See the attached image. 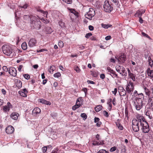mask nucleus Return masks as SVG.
<instances>
[{"label":"nucleus","mask_w":153,"mask_h":153,"mask_svg":"<svg viewBox=\"0 0 153 153\" xmlns=\"http://www.w3.org/2000/svg\"><path fill=\"white\" fill-rule=\"evenodd\" d=\"M61 76V74L59 72H57L55 73L54 75L53 76L55 78H59Z\"/></svg>","instance_id":"4c0bfd02"},{"label":"nucleus","mask_w":153,"mask_h":153,"mask_svg":"<svg viewBox=\"0 0 153 153\" xmlns=\"http://www.w3.org/2000/svg\"><path fill=\"white\" fill-rule=\"evenodd\" d=\"M2 49L3 53L7 56H10L13 53V50L11 45H4L2 47Z\"/></svg>","instance_id":"7ed1b4c3"},{"label":"nucleus","mask_w":153,"mask_h":153,"mask_svg":"<svg viewBox=\"0 0 153 153\" xmlns=\"http://www.w3.org/2000/svg\"><path fill=\"white\" fill-rule=\"evenodd\" d=\"M14 40L16 42V44L18 45L19 42L20 41L19 37L18 36H16L15 38H14Z\"/></svg>","instance_id":"a18cd8bd"},{"label":"nucleus","mask_w":153,"mask_h":153,"mask_svg":"<svg viewBox=\"0 0 153 153\" xmlns=\"http://www.w3.org/2000/svg\"><path fill=\"white\" fill-rule=\"evenodd\" d=\"M74 70L77 73H79L80 72V70L78 66H76L74 68Z\"/></svg>","instance_id":"09e8293b"},{"label":"nucleus","mask_w":153,"mask_h":153,"mask_svg":"<svg viewBox=\"0 0 153 153\" xmlns=\"http://www.w3.org/2000/svg\"><path fill=\"white\" fill-rule=\"evenodd\" d=\"M95 12L94 10L91 8H90L88 11L85 14V18L91 20L95 15Z\"/></svg>","instance_id":"423d86ee"},{"label":"nucleus","mask_w":153,"mask_h":153,"mask_svg":"<svg viewBox=\"0 0 153 153\" xmlns=\"http://www.w3.org/2000/svg\"><path fill=\"white\" fill-rule=\"evenodd\" d=\"M15 83L16 86L19 88L20 89L22 86V84L21 81L19 79H16L15 81Z\"/></svg>","instance_id":"aec40b11"},{"label":"nucleus","mask_w":153,"mask_h":153,"mask_svg":"<svg viewBox=\"0 0 153 153\" xmlns=\"http://www.w3.org/2000/svg\"><path fill=\"white\" fill-rule=\"evenodd\" d=\"M97 153H109L108 152L104 149H101Z\"/></svg>","instance_id":"49530a36"},{"label":"nucleus","mask_w":153,"mask_h":153,"mask_svg":"<svg viewBox=\"0 0 153 153\" xmlns=\"http://www.w3.org/2000/svg\"><path fill=\"white\" fill-rule=\"evenodd\" d=\"M46 32L48 33H50L52 32V30L50 27H48L46 29Z\"/></svg>","instance_id":"79ce46f5"},{"label":"nucleus","mask_w":153,"mask_h":153,"mask_svg":"<svg viewBox=\"0 0 153 153\" xmlns=\"http://www.w3.org/2000/svg\"><path fill=\"white\" fill-rule=\"evenodd\" d=\"M120 69L121 70V73H120V74L124 76H126L127 75V74L125 68L122 67H120Z\"/></svg>","instance_id":"5701e85b"},{"label":"nucleus","mask_w":153,"mask_h":153,"mask_svg":"<svg viewBox=\"0 0 153 153\" xmlns=\"http://www.w3.org/2000/svg\"><path fill=\"white\" fill-rule=\"evenodd\" d=\"M138 96L137 97H136L135 100H141V101H143L144 97V96L143 95V93H141L140 94H139L138 95Z\"/></svg>","instance_id":"b1692460"},{"label":"nucleus","mask_w":153,"mask_h":153,"mask_svg":"<svg viewBox=\"0 0 153 153\" xmlns=\"http://www.w3.org/2000/svg\"><path fill=\"white\" fill-rule=\"evenodd\" d=\"M47 150V147L46 146L43 147L42 149V151L43 153H45Z\"/></svg>","instance_id":"bf43d9fd"},{"label":"nucleus","mask_w":153,"mask_h":153,"mask_svg":"<svg viewBox=\"0 0 153 153\" xmlns=\"http://www.w3.org/2000/svg\"><path fill=\"white\" fill-rule=\"evenodd\" d=\"M2 69L3 71H5L7 72L8 71V69L7 66H4L2 68Z\"/></svg>","instance_id":"e2e57ef3"},{"label":"nucleus","mask_w":153,"mask_h":153,"mask_svg":"<svg viewBox=\"0 0 153 153\" xmlns=\"http://www.w3.org/2000/svg\"><path fill=\"white\" fill-rule=\"evenodd\" d=\"M149 103H151V104L152 103H153V97H149L148 100Z\"/></svg>","instance_id":"a19ab883"},{"label":"nucleus","mask_w":153,"mask_h":153,"mask_svg":"<svg viewBox=\"0 0 153 153\" xmlns=\"http://www.w3.org/2000/svg\"><path fill=\"white\" fill-rule=\"evenodd\" d=\"M40 20H42L44 23L46 24L48 23L49 22V21L47 19H44L43 18H42L40 19Z\"/></svg>","instance_id":"37998d69"},{"label":"nucleus","mask_w":153,"mask_h":153,"mask_svg":"<svg viewBox=\"0 0 153 153\" xmlns=\"http://www.w3.org/2000/svg\"><path fill=\"white\" fill-rule=\"evenodd\" d=\"M102 105H98L95 108V110L96 112H98L102 109Z\"/></svg>","instance_id":"c756f323"},{"label":"nucleus","mask_w":153,"mask_h":153,"mask_svg":"<svg viewBox=\"0 0 153 153\" xmlns=\"http://www.w3.org/2000/svg\"><path fill=\"white\" fill-rule=\"evenodd\" d=\"M82 100V97H80L78 98L76 100V104L79 107L81 105Z\"/></svg>","instance_id":"393cba45"},{"label":"nucleus","mask_w":153,"mask_h":153,"mask_svg":"<svg viewBox=\"0 0 153 153\" xmlns=\"http://www.w3.org/2000/svg\"><path fill=\"white\" fill-rule=\"evenodd\" d=\"M144 91L145 92L146 94V95H147L148 96H149L150 95V91L149 89L147 88L146 87H145L144 88Z\"/></svg>","instance_id":"f704fd0d"},{"label":"nucleus","mask_w":153,"mask_h":153,"mask_svg":"<svg viewBox=\"0 0 153 153\" xmlns=\"http://www.w3.org/2000/svg\"><path fill=\"white\" fill-rule=\"evenodd\" d=\"M133 103L134 107L137 111H139L143 107V101H141L140 100H137L135 99Z\"/></svg>","instance_id":"20e7f679"},{"label":"nucleus","mask_w":153,"mask_h":153,"mask_svg":"<svg viewBox=\"0 0 153 153\" xmlns=\"http://www.w3.org/2000/svg\"><path fill=\"white\" fill-rule=\"evenodd\" d=\"M31 21L30 26L33 28L39 30L41 27V22L39 18L36 16H30Z\"/></svg>","instance_id":"f03ea898"},{"label":"nucleus","mask_w":153,"mask_h":153,"mask_svg":"<svg viewBox=\"0 0 153 153\" xmlns=\"http://www.w3.org/2000/svg\"><path fill=\"white\" fill-rule=\"evenodd\" d=\"M120 63H123L126 60V56L124 54H122L119 57H116Z\"/></svg>","instance_id":"1a4fd4ad"},{"label":"nucleus","mask_w":153,"mask_h":153,"mask_svg":"<svg viewBox=\"0 0 153 153\" xmlns=\"http://www.w3.org/2000/svg\"><path fill=\"white\" fill-rule=\"evenodd\" d=\"M70 12L73 14L75 16L76 18L78 17L79 16V13L78 12L74 10L73 9H71L70 10Z\"/></svg>","instance_id":"bb28decb"},{"label":"nucleus","mask_w":153,"mask_h":153,"mask_svg":"<svg viewBox=\"0 0 153 153\" xmlns=\"http://www.w3.org/2000/svg\"><path fill=\"white\" fill-rule=\"evenodd\" d=\"M146 115L148 116L149 118L151 119L152 118V116L153 115V111L150 109L148 110L146 112Z\"/></svg>","instance_id":"2eb2a0df"},{"label":"nucleus","mask_w":153,"mask_h":153,"mask_svg":"<svg viewBox=\"0 0 153 153\" xmlns=\"http://www.w3.org/2000/svg\"><path fill=\"white\" fill-rule=\"evenodd\" d=\"M10 110V108L9 106H8L7 105H5L3 108V110L4 111H8Z\"/></svg>","instance_id":"58836bf2"},{"label":"nucleus","mask_w":153,"mask_h":153,"mask_svg":"<svg viewBox=\"0 0 153 153\" xmlns=\"http://www.w3.org/2000/svg\"><path fill=\"white\" fill-rule=\"evenodd\" d=\"M108 109L109 110V111H111V108H112L111 103H108Z\"/></svg>","instance_id":"13d9d810"},{"label":"nucleus","mask_w":153,"mask_h":153,"mask_svg":"<svg viewBox=\"0 0 153 153\" xmlns=\"http://www.w3.org/2000/svg\"><path fill=\"white\" fill-rule=\"evenodd\" d=\"M134 85L133 83L131 81L128 82L126 88V92L128 94H131L134 90Z\"/></svg>","instance_id":"39448f33"},{"label":"nucleus","mask_w":153,"mask_h":153,"mask_svg":"<svg viewBox=\"0 0 153 153\" xmlns=\"http://www.w3.org/2000/svg\"><path fill=\"white\" fill-rule=\"evenodd\" d=\"M82 91L85 92V95H86L87 93V89L86 88H83L82 89Z\"/></svg>","instance_id":"052dcab7"},{"label":"nucleus","mask_w":153,"mask_h":153,"mask_svg":"<svg viewBox=\"0 0 153 153\" xmlns=\"http://www.w3.org/2000/svg\"><path fill=\"white\" fill-rule=\"evenodd\" d=\"M142 35H143V36L144 37H145L147 38H148L149 39H150V37L148 36V35H147V34H146V33H145L143 32H142Z\"/></svg>","instance_id":"603ef678"},{"label":"nucleus","mask_w":153,"mask_h":153,"mask_svg":"<svg viewBox=\"0 0 153 153\" xmlns=\"http://www.w3.org/2000/svg\"><path fill=\"white\" fill-rule=\"evenodd\" d=\"M59 25L62 28H65V23L62 20H60L59 22Z\"/></svg>","instance_id":"473e14b6"},{"label":"nucleus","mask_w":153,"mask_h":153,"mask_svg":"<svg viewBox=\"0 0 153 153\" xmlns=\"http://www.w3.org/2000/svg\"><path fill=\"white\" fill-rule=\"evenodd\" d=\"M129 77L131 78L133 81H134L135 80V75L133 73H131L128 75Z\"/></svg>","instance_id":"72a5a7b5"},{"label":"nucleus","mask_w":153,"mask_h":153,"mask_svg":"<svg viewBox=\"0 0 153 153\" xmlns=\"http://www.w3.org/2000/svg\"><path fill=\"white\" fill-rule=\"evenodd\" d=\"M123 66H121L119 65L116 66V69L117 71L119 73H121V70L120 69V67H122Z\"/></svg>","instance_id":"e433bc0d"},{"label":"nucleus","mask_w":153,"mask_h":153,"mask_svg":"<svg viewBox=\"0 0 153 153\" xmlns=\"http://www.w3.org/2000/svg\"><path fill=\"white\" fill-rule=\"evenodd\" d=\"M36 40L35 39H31L29 42L28 46L30 47H33L36 45Z\"/></svg>","instance_id":"9b49d317"},{"label":"nucleus","mask_w":153,"mask_h":153,"mask_svg":"<svg viewBox=\"0 0 153 153\" xmlns=\"http://www.w3.org/2000/svg\"><path fill=\"white\" fill-rule=\"evenodd\" d=\"M101 26L105 29H107L108 27H111L112 25L110 24H105L103 23H102L101 24Z\"/></svg>","instance_id":"c85d7f7f"},{"label":"nucleus","mask_w":153,"mask_h":153,"mask_svg":"<svg viewBox=\"0 0 153 153\" xmlns=\"http://www.w3.org/2000/svg\"><path fill=\"white\" fill-rule=\"evenodd\" d=\"M107 70L108 71V74H113V76L111 75L113 77V76H114V77H117V75L116 74V72L113 70L111 69L110 67H108L107 68Z\"/></svg>","instance_id":"f3484780"},{"label":"nucleus","mask_w":153,"mask_h":153,"mask_svg":"<svg viewBox=\"0 0 153 153\" xmlns=\"http://www.w3.org/2000/svg\"><path fill=\"white\" fill-rule=\"evenodd\" d=\"M41 112L40 109L38 108H35L32 111V114L33 115H36Z\"/></svg>","instance_id":"a211bd4d"},{"label":"nucleus","mask_w":153,"mask_h":153,"mask_svg":"<svg viewBox=\"0 0 153 153\" xmlns=\"http://www.w3.org/2000/svg\"><path fill=\"white\" fill-rule=\"evenodd\" d=\"M81 116L84 118L85 119H86L87 118V116L86 114L85 113H82L81 114Z\"/></svg>","instance_id":"3c124183"},{"label":"nucleus","mask_w":153,"mask_h":153,"mask_svg":"<svg viewBox=\"0 0 153 153\" xmlns=\"http://www.w3.org/2000/svg\"><path fill=\"white\" fill-rule=\"evenodd\" d=\"M96 139L97 140L99 141H94L92 143L93 145H102L104 144L103 141L101 140L100 137V135L99 134H97L96 136Z\"/></svg>","instance_id":"6e6552de"},{"label":"nucleus","mask_w":153,"mask_h":153,"mask_svg":"<svg viewBox=\"0 0 153 153\" xmlns=\"http://www.w3.org/2000/svg\"><path fill=\"white\" fill-rule=\"evenodd\" d=\"M103 115L106 117H108L109 116V114L108 112L106 111H104L102 112Z\"/></svg>","instance_id":"ea45409f"},{"label":"nucleus","mask_w":153,"mask_h":153,"mask_svg":"<svg viewBox=\"0 0 153 153\" xmlns=\"http://www.w3.org/2000/svg\"><path fill=\"white\" fill-rule=\"evenodd\" d=\"M145 12V11L143 10H137L135 14L136 16L141 17L143 14Z\"/></svg>","instance_id":"412c9836"},{"label":"nucleus","mask_w":153,"mask_h":153,"mask_svg":"<svg viewBox=\"0 0 153 153\" xmlns=\"http://www.w3.org/2000/svg\"><path fill=\"white\" fill-rule=\"evenodd\" d=\"M100 119L99 118L95 117L94 118V122L97 123L99 122Z\"/></svg>","instance_id":"338daca9"},{"label":"nucleus","mask_w":153,"mask_h":153,"mask_svg":"<svg viewBox=\"0 0 153 153\" xmlns=\"http://www.w3.org/2000/svg\"><path fill=\"white\" fill-rule=\"evenodd\" d=\"M55 69V66L53 65L51 66L49 70V71L50 73L52 74Z\"/></svg>","instance_id":"7c9ffc66"},{"label":"nucleus","mask_w":153,"mask_h":153,"mask_svg":"<svg viewBox=\"0 0 153 153\" xmlns=\"http://www.w3.org/2000/svg\"><path fill=\"white\" fill-rule=\"evenodd\" d=\"M118 91L120 95L121 96H124L126 94V91L124 89L123 87H120L118 89Z\"/></svg>","instance_id":"4468645a"},{"label":"nucleus","mask_w":153,"mask_h":153,"mask_svg":"<svg viewBox=\"0 0 153 153\" xmlns=\"http://www.w3.org/2000/svg\"><path fill=\"white\" fill-rule=\"evenodd\" d=\"M121 153H126V147L124 146H121Z\"/></svg>","instance_id":"c9c22d12"},{"label":"nucleus","mask_w":153,"mask_h":153,"mask_svg":"<svg viewBox=\"0 0 153 153\" xmlns=\"http://www.w3.org/2000/svg\"><path fill=\"white\" fill-rule=\"evenodd\" d=\"M103 8L105 11L110 12L113 9L112 7L110 5L108 1H105L103 4Z\"/></svg>","instance_id":"0eeeda50"},{"label":"nucleus","mask_w":153,"mask_h":153,"mask_svg":"<svg viewBox=\"0 0 153 153\" xmlns=\"http://www.w3.org/2000/svg\"><path fill=\"white\" fill-rule=\"evenodd\" d=\"M37 11L40 13H42L43 16L46 18L48 17V12L47 11H45L42 10L38 9L37 10Z\"/></svg>","instance_id":"4be33fe9"},{"label":"nucleus","mask_w":153,"mask_h":153,"mask_svg":"<svg viewBox=\"0 0 153 153\" xmlns=\"http://www.w3.org/2000/svg\"><path fill=\"white\" fill-rule=\"evenodd\" d=\"M116 148H117L115 146L112 147L110 149V152H114V151L116 150Z\"/></svg>","instance_id":"5fc2aeb1"},{"label":"nucleus","mask_w":153,"mask_h":153,"mask_svg":"<svg viewBox=\"0 0 153 153\" xmlns=\"http://www.w3.org/2000/svg\"><path fill=\"white\" fill-rule=\"evenodd\" d=\"M137 118V120L134 119L132 120V127L133 130L137 132L139 130L140 127L143 132L148 133L149 131V126L144 118L139 115Z\"/></svg>","instance_id":"f257e3e1"},{"label":"nucleus","mask_w":153,"mask_h":153,"mask_svg":"<svg viewBox=\"0 0 153 153\" xmlns=\"http://www.w3.org/2000/svg\"><path fill=\"white\" fill-rule=\"evenodd\" d=\"M19 116V114L16 112H13L10 115V117L11 119L14 120H17L18 117Z\"/></svg>","instance_id":"dca6fc26"},{"label":"nucleus","mask_w":153,"mask_h":153,"mask_svg":"<svg viewBox=\"0 0 153 153\" xmlns=\"http://www.w3.org/2000/svg\"><path fill=\"white\" fill-rule=\"evenodd\" d=\"M58 46L60 48H62L64 46V44L63 42L62 41H59L58 43Z\"/></svg>","instance_id":"c03bdc74"},{"label":"nucleus","mask_w":153,"mask_h":153,"mask_svg":"<svg viewBox=\"0 0 153 153\" xmlns=\"http://www.w3.org/2000/svg\"><path fill=\"white\" fill-rule=\"evenodd\" d=\"M146 72L148 76H150L151 78H153V71L151 70L150 68L147 69Z\"/></svg>","instance_id":"6ab92c4d"},{"label":"nucleus","mask_w":153,"mask_h":153,"mask_svg":"<svg viewBox=\"0 0 153 153\" xmlns=\"http://www.w3.org/2000/svg\"><path fill=\"white\" fill-rule=\"evenodd\" d=\"M22 48L24 50H26L27 48V45L26 42H23L22 44Z\"/></svg>","instance_id":"2f4dec72"},{"label":"nucleus","mask_w":153,"mask_h":153,"mask_svg":"<svg viewBox=\"0 0 153 153\" xmlns=\"http://www.w3.org/2000/svg\"><path fill=\"white\" fill-rule=\"evenodd\" d=\"M27 93L28 91L26 88L23 89L19 91V93L20 95L24 97H27Z\"/></svg>","instance_id":"ddd939ff"},{"label":"nucleus","mask_w":153,"mask_h":153,"mask_svg":"<svg viewBox=\"0 0 153 153\" xmlns=\"http://www.w3.org/2000/svg\"><path fill=\"white\" fill-rule=\"evenodd\" d=\"M92 35V34L90 33H87L85 36V37L87 38H88L90 36Z\"/></svg>","instance_id":"6e6d98bb"},{"label":"nucleus","mask_w":153,"mask_h":153,"mask_svg":"<svg viewBox=\"0 0 153 153\" xmlns=\"http://www.w3.org/2000/svg\"><path fill=\"white\" fill-rule=\"evenodd\" d=\"M9 73L13 76H16L17 74V71L14 67H11L9 68Z\"/></svg>","instance_id":"9d476101"},{"label":"nucleus","mask_w":153,"mask_h":153,"mask_svg":"<svg viewBox=\"0 0 153 153\" xmlns=\"http://www.w3.org/2000/svg\"><path fill=\"white\" fill-rule=\"evenodd\" d=\"M79 107H78V106L76 105V104L74 105L72 107V109H73V110H76L77 108H79Z\"/></svg>","instance_id":"4d7b16f0"},{"label":"nucleus","mask_w":153,"mask_h":153,"mask_svg":"<svg viewBox=\"0 0 153 153\" xmlns=\"http://www.w3.org/2000/svg\"><path fill=\"white\" fill-rule=\"evenodd\" d=\"M100 78L102 79H104L105 78V74H101L100 75Z\"/></svg>","instance_id":"774afa93"},{"label":"nucleus","mask_w":153,"mask_h":153,"mask_svg":"<svg viewBox=\"0 0 153 153\" xmlns=\"http://www.w3.org/2000/svg\"><path fill=\"white\" fill-rule=\"evenodd\" d=\"M64 2L67 4H71L72 2V0H62Z\"/></svg>","instance_id":"de8ad7c7"},{"label":"nucleus","mask_w":153,"mask_h":153,"mask_svg":"<svg viewBox=\"0 0 153 153\" xmlns=\"http://www.w3.org/2000/svg\"><path fill=\"white\" fill-rule=\"evenodd\" d=\"M23 76L27 79H28L30 78V76L28 74H24L23 75Z\"/></svg>","instance_id":"8fccbe9b"},{"label":"nucleus","mask_w":153,"mask_h":153,"mask_svg":"<svg viewBox=\"0 0 153 153\" xmlns=\"http://www.w3.org/2000/svg\"><path fill=\"white\" fill-rule=\"evenodd\" d=\"M117 92V88H115L114 89V91H112V93L114 94V95H115Z\"/></svg>","instance_id":"680f3d73"},{"label":"nucleus","mask_w":153,"mask_h":153,"mask_svg":"<svg viewBox=\"0 0 153 153\" xmlns=\"http://www.w3.org/2000/svg\"><path fill=\"white\" fill-rule=\"evenodd\" d=\"M148 62L149 65L151 67H152L153 65V61L151 57L150 56H149L148 57Z\"/></svg>","instance_id":"cd10ccee"},{"label":"nucleus","mask_w":153,"mask_h":153,"mask_svg":"<svg viewBox=\"0 0 153 153\" xmlns=\"http://www.w3.org/2000/svg\"><path fill=\"white\" fill-rule=\"evenodd\" d=\"M112 102L113 104L114 105H115L116 103V99L115 98H113V100H112Z\"/></svg>","instance_id":"69168bd1"},{"label":"nucleus","mask_w":153,"mask_h":153,"mask_svg":"<svg viewBox=\"0 0 153 153\" xmlns=\"http://www.w3.org/2000/svg\"><path fill=\"white\" fill-rule=\"evenodd\" d=\"M39 102L43 104H44L47 105H51V102L49 101H47L43 99H40Z\"/></svg>","instance_id":"a878e982"},{"label":"nucleus","mask_w":153,"mask_h":153,"mask_svg":"<svg viewBox=\"0 0 153 153\" xmlns=\"http://www.w3.org/2000/svg\"><path fill=\"white\" fill-rule=\"evenodd\" d=\"M14 131L13 127L11 126H9L7 127L5 129V131L8 134H11Z\"/></svg>","instance_id":"f8f14e48"},{"label":"nucleus","mask_w":153,"mask_h":153,"mask_svg":"<svg viewBox=\"0 0 153 153\" xmlns=\"http://www.w3.org/2000/svg\"><path fill=\"white\" fill-rule=\"evenodd\" d=\"M23 66L22 65H19V67H18V71H19L21 72L22 71V69L23 68Z\"/></svg>","instance_id":"0e129e2a"},{"label":"nucleus","mask_w":153,"mask_h":153,"mask_svg":"<svg viewBox=\"0 0 153 153\" xmlns=\"http://www.w3.org/2000/svg\"><path fill=\"white\" fill-rule=\"evenodd\" d=\"M28 6V5L27 4H25L23 6H21L20 7L21 8L25 9H26Z\"/></svg>","instance_id":"864d4df0"}]
</instances>
